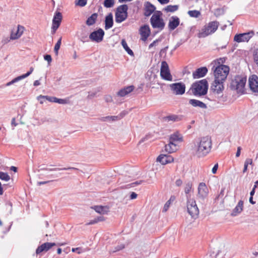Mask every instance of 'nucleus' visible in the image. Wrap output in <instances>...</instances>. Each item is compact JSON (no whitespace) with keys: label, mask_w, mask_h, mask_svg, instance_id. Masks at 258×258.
Segmentation results:
<instances>
[{"label":"nucleus","mask_w":258,"mask_h":258,"mask_svg":"<svg viewBox=\"0 0 258 258\" xmlns=\"http://www.w3.org/2000/svg\"><path fill=\"white\" fill-rule=\"evenodd\" d=\"M226 57H220L212 61V70L213 72L214 78L221 81H225L229 73V66L224 64L226 62Z\"/></svg>","instance_id":"obj_1"},{"label":"nucleus","mask_w":258,"mask_h":258,"mask_svg":"<svg viewBox=\"0 0 258 258\" xmlns=\"http://www.w3.org/2000/svg\"><path fill=\"white\" fill-rule=\"evenodd\" d=\"M211 137L207 136L202 137L195 144L197 148L196 154L198 157L205 156L210 153L212 148Z\"/></svg>","instance_id":"obj_2"},{"label":"nucleus","mask_w":258,"mask_h":258,"mask_svg":"<svg viewBox=\"0 0 258 258\" xmlns=\"http://www.w3.org/2000/svg\"><path fill=\"white\" fill-rule=\"evenodd\" d=\"M219 23L217 21H211L206 24L199 31V38H205L214 33L219 26Z\"/></svg>","instance_id":"obj_3"},{"label":"nucleus","mask_w":258,"mask_h":258,"mask_svg":"<svg viewBox=\"0 0 258 258\" xmlns=\"http://www.w3.org/2000/svg\"><path fill=\"white\" fill-rule=\"evenodd\" d=\"M192 93L196 96H203L207 94L208 89V83L206 79L197 81L190 88Z\"/></svg>","instance_id":"obj_4"},{"label":"nucleus","mask_w":258,"mask_h":258,"mask_svg":"<svg viewBox=\"0 0 258 258\" xmlns=\"http://www.w3.org/2000/svg\"><path fill=\"white\" fill-rule=\"evenodd\" d=\"M246 77L241 76H236L232 80L230 88L232 90L236 91L238 94H243L246 82Z\"/></svg>","instance_id":"obj_5"},{"label":"nucleus","mask_w":258,"mask_h":258,"mask_svg":"<svg viewBox=\"0 0 258 258\" xmlns=\"http://www.w3.org/2000/svg\"><path fill=\"white\" fill-rule=\"evenodd\" d=\"M162 16L163 14L161 11H156L153 14L150 19L151 25L153 28L157 29L159 31L164 29L165 23Z\"/></svg>","instance_id":"obj_6"},{"label":"nucleus","mask_w":258,"mask_h":258,"mask_svg":"<svg viewBox=\"0 0 258 258\" xmlns=\"http://www.w3.org/2000/svg\"><path fill=\"white\" fill-rule=\"evenodd\" d=\"M127 10L128 7L126 5H121L117 8L115 14V20L116 23H120L127 18Z\"/></svg>","instance_id":"obj_7"},{"label":"nucleus","mask_w":258,"mask_h":258,"mask_svg":"<svg viewBox=\"0 0 258 258\" xmlns=\"http://www.w3.org/2000/svg\"><path fill=\"white\" fill-rule=\"evenodd\" d=\"M225 81H221L214 78V81L211 85V91L214 95L222 96L223 92L224 89V82Z\"/></svg>","instance_id":"obj_8"},{"label":"nucleus","mask_w":258,"mask_h":258,"mask_svg":"<svg viewBox=\"0 0 258 258\" xmlns=\"http://www.w3.org/2000/svg\"><path fill=\"white\" fill-rule=\"evenodd\" d=\"M160 76L161 78L164 80L168 81H171L172 80V76L170 73L168 64L165 61H163L161 62Z\"/></svg>","instance_id":"obj_9"},{"label":"nucleus","mask_w":258,"mask_h":258,"mask_svg":"<svg viewBox=\"0 0 258 258\" xmlns=\"http://www.w3.org/2000/svg\"><path fill=\"white\" fill-rule=\"evenodd\" d=\"M187 209L188 214L194 219H196L199 214V210L194 200H188L187 202Z\"/></svg>","instance_id":"obj_10"},{"label":"nucleus","mask_w":258,"mask_h":258,"mask_svg":"<svg viewBox=\"0 0 258 258\" xmlns=\"http://www.w3.org/2000/svg\"><path fill=\"white\" fill-rule=\"evenodd\" d=\"M169 87L172 93L177 95L183 94L185 91V85L181 82L171 84Z\"/></svg>","instance_id":"obj_11"},{"label":"nucleus","mask_w":258,"mask_h":258,"mask_svg":"<svg viewBox=\"0 0 258 258\" xmlns=\"http://www.w3.org/2000/svg\"><path fill=\"white\" fill-rule=\"evenodd\" d=\"M62 18V17L60 12H56L55 13L52 20V25L51 27L52 34H54L56 30L59 27Z\"/></svg>","instance_id":"obj_12"},{"label":"nucleus","mask_w":258,"mask_h":258,"mask_svg":"<svg viewBox=\"0 0 258 258\" xmlns=\"http://www.w3.org/2000/svg\"><path fill=\"white\" fill-rule=\"evenodd\" d=\"M253 35L252 32L236 34L234 37V41L238 43L248 42Z\"/></svg>","instance_id":"obj_13"},{"label":"nucleus","mask_w":258,"mask_h":258,"mask_svg":"<svg viewBox=\"0 0 258 258\" xmlns=\"http://www.w3.org/2000/svg\"><path fill=\"white\" fill-rule=\"evenodd\" d=\"M25 28L20 25L17 26L16 28L12 30L10 39L11 40H16L19 38L23 34Z\"/></svg>","instance_id":"obj_14"},{"label":"nucleus","mask_w":258,"mask_h":258,"mask_svg":"<svg viewBox=\"0 0 258 258\" xmlns=\"http://www.w3.org/2000/svg\"><path fill=\"white\" fill-rule=\"evenodd\" d=\"M66 243H58L56 244L55 243L51 242H45L41 245L39 246L36 250V253L39 254L43 251H47L50 249L53 246L57 245H63Z\"/></svg>","instance_id":"obj_15"},{"label":"nucleus","mask_w":258,"mask_h":258,"mask_svg":"<svg viewBox=\"0 0 258 258\" xmlns=\"http://www.w3.org/2000/svg\"><path fill=\"white\" fill-rule=\"evenodd\" d=\"M104 35V32L103 30L102 29H99L92 32L89 36V38L93 41L99 42L102 40Z\"/></svg>","instance_id":"obj_16"},{"label":"nucleus","mask_w":258,"mask_h":258,"mask_svg":"<svg viewBox=\"0 0 258 258\" xmlns=\"http://www.w3.org/2000/svg\"><path fill=\"white\" fill-rule=\"evenodd\" d=\"M208 192V189L206 184L203 182L200 183L198 187V198L204 200L207 197Z\"/></svg>","instance_id":"obj_17"},{"label":"nucleus","mask_w":258,"mask_h":258,"mask_svg":"<svg viewBox=\"0 0 258 258\" xmlns=\"http://www.w3.org/2000/svg\"><path fill=\"white\" fill-rule=\"evenodd\" d=\"M139 33L141 35V39L144 41L147 40L151 33V30L148 25H144L140 27Z\"/></svg>","instance_id":"obj_18"},{"label":"nucleus","mask_w":258,"mask_h":258,"mask_svg":"<svg viewBox=\"0 0 258 258\" xmlns=\"http://www.w3.org/2000/svg\"><path fill=\"white\" fill-rule=\"evenodd\" d=\"M180 24V19L177 16H172L169 20L168 27L170 31L175 29Z\"/></svg>","instance_id":"obj_19"},{"label":"nucleus","mask_w":258,"mask_h":258,"mask_svg":"<svg viewBox=\"0 0 258 258\" xmlns=\"http://www.w3.org/2000/svg\"><path fill=\"white\" fill-rule=\"evenodd\" d=\"M249 86L253 92H258V77L256 75H252L249 78Z\"/></svg>","instance_id":"obj_20"},{"label":"nucleus","mask_w":258,"mask_h":258,"mask_svg":"<svg viewBox=\"0 0 258 258\" xmlns=\"http://www.w3.org/2000/svg\"><path fill=\"white\" fill-rule=\"evenodd\" d=\"M208 73V69L206 67L197 69L192 73L194 79H198L204 77Z\"/></svg>","instance_id":"obj_21"},{"label":"nucleus","mask_w":258,"mask_h":258,"mask_svg":"<svg viewBox=\"0 0 258 258\" xmlns=\"http://www.w3.org/2000/svg\"><path fill=\"white\" fill-rule=\"evenodd\" d=\"M124 114H119L117 115H108L101 117L100 118V120L102 121H105L110 123L121 119L123 117Z\"/></svg>","instance_id":"obj_22"},{"label":"nucleus","mask_w":258,"mask_h":258,"mask_svg":"<svg viewBox=\"0 0 258 258\" xmlns=\"http://www.w3.org/2000/svg\"><path fill=\"white\" fill-rule=\"evenodd\" d=\"M173 158L169 155H160L157 158V161L163 165L171 163L173 161Z\"/></svg>","instance_id":"obj_23"},{"label":"nucleus","mask_w":258,"mask_h":258,"mask_svg":"<svg viewBox=\"0 0 258 258\" xmlns=\"http://www.w3.org/2000/svg\"><path fill=\"white\" fill-rule=\"evenodd\" d=\"M155 6L150 2H147L145 5L144 15L150 16L155 10Z\"/></svg>","instance_id":"obj_24"},{"label":"nucleus","mask_w":258,"mask_h":258,"mask_svg":"<svg viewBox=\"0 0 258 258\" xmlns=\"http://www.w3.org/2000/svg\"><path fill=\"white\" fill-rule=\"evenodd\" d=\"M39 168V171L40 170H48V171H57V170H79V169L75 167H69L68 168H47L45 167L44 164L40 165L38 167Z\"/></svg>","instance_id":"obj_25"},{"label":"nucleus","mask_w":258,"mask_h":258,"mask_svg":"<svg viewBox=\"0 0 258 258\" xmlns=\"http://www.w3.org/2000/svg\"><path fill=\"white\" fill-rule=\"evenodd\" d=\"M169 141L173 143H175L177 142H181L183 141V137L182 135L180 134L178 132H176L170 135Z\"/></svg>","instance_id":"obj_26"},{"label":"nucleus","mask_w":258,"mask_h":258,"mask_svg":"<svg viewBox=\"0 0 258 258\" xmlns=\"http://www.w3.org/2000/svg\"><path fill=\"white\" fill-rule=\"evenodd\" d=\"M134 89V86H129L120 90L117 93L118 96L120 97H124L127 95Z\"/></svg>","instance_id":"obj_27"},{"label":"nucleus","mask_w":258,"mask_h":258,"mask_svg":"<svg viewBox=\"0 0 258 258\" xmlns=\"http://www.w3.org/2000/svg\"><path fill=\"white\" fill-rule=\"evenodd\" d=\"M113 15L111 13H109L105 17V29L106 30L111 28L113 26Z\"/></svg>","instance_id":"obj_28"},{"label":"nucleus","mask_w":258,"mask_h":258,"mask_svg":"<svg viewBox=\"0 0 258 258\" xmlns=\"http://www.w3.org/2000/svg\"><path fill=\"white\" fill-rule=\"evenodd\" d=\"M243 202L242 201H239L237 206L233 210L231 213V216H235L237 214L240 213L243 210Z\"/></svg>","instance_id":"obj_29"},{"label":"nucleus","mask_w":258,"mask_h":258,"mask_svg":"<svg viewBox=\"0 0 258 258\" xmlns=\"http://www.w3.org/2000/svg\"><path fill=\"white\" fill-rule=\"evenodd\" d=\"M23 115L22 114H18L17 117H14L12 119L11 124L16 126L19 122L21 124H24L25 121L23 120Z\"/></svg>","instance_id":"obj_30"},{"label":"nucleus","mask_w":258,"mask_h":258,"mask_svg":"<svg viewBox=\"0 0 258 258\" xmlns=\"http://www.w3.org/2000/svg\"><path fill=\"white\" fill-rule=\"evenodd\" d=\"M177 150V145L169 141V143L165 146V150L168 153H171Z\"/></svg>","instance_id":"obj_31"},{"label":"nucleus","mask_w":258,"mask_h":258,"mask_svg":"<svg viewBox=\"0 0 258 258\" xmlns=\"http://www.w3.org/2000/svg\"><path fill=\"white\" fill-rule=\"evenodd\" d=\"M178 9V5H168L165 7L163 11L166 13H173Z\"/></svg>","instance_id":"obj_32"},{"label":"nucleus","mask_w":258,"mask_h":258,"mask_svg":"<svg viewBox=\"0 0 258 258\" xmlns=\"http://www.w3.org/2000/svg\"><path fill=\"white\" fill-rule=\"evenodd\" d=\"M98 17V15L97 13H94L90 17H89L87 21H86V24L88 26H91L95 24L97 18Z\"/></svg>","instance_id":"obj_33"},{"label":"nucleus","mask_w":258,"mask_h":258,"mask_svg":"<svg viewBox=\"0 0 258 258\" xmlns=\"http://www.w3.org/2000/svg\"><path fill=\"white\" fill-rule=\"evenodd\" d=\"M189 103L194 106H199L203 108L206 107L205 103L196 99H190L189 100Z\"/></svg>","instance_id":"obj_34"},{"label":"nucleus","mask_w":258,"mask_h":258,"mask_svg":"<svg viewBox=\"0 0 258 258\" xmlns=\"http://www.w3.org/2000/svg\"><path fill=\"white\" fill-rule=\"evenodd\" d=\"M121 45H122V47H123V48L125 50V51L127 52V53L128 54H130L131 56L134 55L133 51L128 46L127 43L126 42V41L124 39H122L121 40Z\"/></svg>","instance_id":"obj_35"},{"label":"nucleus","mask_w":258,"mask_h":258,"mask_svg":"<svg viewBox=\"0 0 258 258\" xmlns=\"http://www.w3.org/2000/svg\"><path fill=\"white\" fill-rule=\"evenodd\" d=\"M180 119V118L178 117L176 115H169L166 117H163V120L165 121H178Z\"/></svg>","instance_id":"obj_36"},{"label":"nucleus","mask_w":258,"mask_h":258,"mask_svg":"<svg viewBox=\"0 0 258 258\" xmlns=\"http://www.w3.org/2000/svg\"><path fill=\"white\" fill-rule=\"evenodd\" d=\"M39 99H41L42 100L40 101V102L42 103L43 101H45L46 100L51 102H55V100H56V97H48L47 96H42L40 95L38 97Z\"/></svg>","instance_id":"obj_37"},{"label":"nucleus","mask_w":258,"mask_h":258,"mask_svg":"<svg viewBox=\"0 0 258 258\" xmlns=\"http://www.w3.org/2000/svg\"><path fill=\"white\" fill-rule=\"evenodd\" d=\"M94 210L100 214H104L107 212V208L102 206H96L94 208Z\"/></svg>","instance_id":"obj_38"},{"label":"nucleus","mask_w":258,"mask_h":258,"mask_svg":"<svg viewBox=\"0 0 258 258\" xmlns=\"http://www.w3.org/2000/svg\"><path fill=\"white\" fill-rule=\"evenodd\" d=\"M187 14L190 17L194 18H198L201 15L200 12L197 10L189 11Z\"/></svg>","instance_id":"obj_39"},{"label":"nucleus","mask_w":258,"mask_h":258,"mask_svg":"<svg viewBox=\"0 0 258 258\" xmlns=\"http://www.w3.org/2000/svg\"><path fill=\"white\" fill-rule=\"evenodd\" d=\"M114 0H105L103 5L105 8H111L114 6Z\"/></svg>","instance_id":"obj_40"},{"label":"nucleus","mask_w":258,"mask_h":258,"mask_svg":"<svg viewBox=\"0 0 258 258\" xmlns=\"http://www.w3.org/2000/svg\"><path fill=\"white\" fill-rule=\"evenodd\" d=\"M0 179L8 181L10 179V177L7 173L0 172Z\"/></svg>","instance_id":"obj_41"},{"label":"nucleus","mask_w":258,"mask_h":258,"mask_svg":"<svg viewBox=\"0 0 258 258\" xmlns=\"http://www.w3.org/2000/svg\"><path fill=\"white\" fill-rule=\"evenodd\" d=\"M87 3V0H76L75 2V5L79 7H84Z\"/></svg>","instance_id":"obj_42"},{"label":"nucleus","mask_w":258,"mask_h":258,"mask_svg":"<svg viewBox=\"0 0 258 258\" xmlns=\"http://www.w3.org/2000/svg\"><path fill=\"white\" fill-rule=\"evenodd\" d=\"M142 182V180L132 182L131 183H129V184H126L125 186V187L126 188H131V187H133L136 186L137 185H139V184H141Z\"/></svg>","instance_id":"obj_43"},{"label":"nucleus","mask_w":258,"mask_h":258,"mask_svg":"<svg viewBox=\"0 0 258 258\" xmlns=\"http://www.w3.org/2000/svg\"><path fill=\"white\" fill-rule=\"evenodd\" d=\"M191 187H192V184L191 182H188L186 184L185 187L184 188V192L186 194H189V192H190V189L191 188Z\"/></svg>","instance_id":"obj_44"},{"label":"nucleus","mask_w":258,"mask_h":258,"mask_svg":"<svg viewBox=\"0 0 258 258\" xmlns=\"http://www.w3.org/2000/svg\"><path fill=\"white\" fill-rule=\"evenodd\" d=\"M34 70V69L33 67H31L30 69V71L29 72H28L27 73L25 74H23L21 76V78L23 79H24L27 77H28L33 71Z\"/></svg>","instance_id":"obj_45"},{"label":"nucleus","mask_w":258,"mask_h":258,"mask_svg":"<svg viewBox=\"0 0 258 258\" xmlns=\"http://www.w3.org/2000/svg\"><path fill=\"white\" fill-rule=\"evenodd\" d=\"M170 200L168 201L164 205L163 209V211H162L163 212H165L168 210V209L170 206Z\"/></svg>","instance_id":"obj_46"},{"label":"nucleus","mask_w":258,"mask_h":258,"mask_svg":"<svg viewBox=\"0 0 258 258\" xmlns=\"http://www.w3.org/2000/svg\"><path fill=\"white\" fill-rule=\"evenodd\" d=\"M72 251L73 252H76L78 254H80L83 252H84V250H83L80 247H77V248H73L72 249Z\"/></svg>","instance_id":"obj_47"},{"label":"nucleus","mask_w":258,"mask_h":258,"mask_svg":"<svg viewBox=\"0 0 258 258\" xmlns=\"http://www.w3.org/2000/svg\"><path fill=\"white\" fill-rule=\"evenodd\" d=\"M22 79L21 78V76H19L16 78H15L14 79H13L12 81L9 82L7 83V86H9L20 80H22Z\"/></svg>","instance_id":"obj_48"},{"label":"nucleus","mask_w":258,"mask_h":258,"mask_svg":"<svg viewBox=\"0 0 258 258\" xmlns=\"http://www.w3.org/2000/svg\"><path fill=\"white\" fill-rule=\"evenodd\" d=\"M253 60L254 62L258 66V51L255 52L253 54Z\"/></svg>","instance_id":"obj_49"},{"label":"nucleus","mask_w":258,"mask_h":258,"mask_svg":"<svg viewBox=\"0 0 258 258\" xmlns=\"http://www.w3.org/2000/svg\"><path fill=\"white\" fill-rule=\"evenodd\" d=\"M253 163L252 159L251 158H247L244 161V164L246 165H252Z\"/></svg>","instance_id":"obj_50"},{"label":"nucleus","mask_w":258,"mask_h":258,"mask_svg":"<svg viewBox=\"0 0 258 258\" xmlns=\"http://www.w3.org/2000/svg\"><path fill=\"white\" fill-rule=\"evenodd\" d=\"M44 58L45 60L47 61L48 63H50L52 60L51 56L49 54H46L44 55Z\"/></svg>","instance_id":"obj_51"},{"label":"nucleus","mask_w":258,"mask_h":258,"mask_svg":"<svg viewBox=\"0 0 258 258\" xmlns=\"http://www.w3.org/2000/svg\"><path fill=\"white\" fill-rule=\"evenodd\" d=\"M55 102L58 103L59 104H65L67 103V100L62 99H58L56 98V100H55Z\"/></svg>","instance_id":"obj_52"},{"label":"nucleus","mask_w":258,"mask_h":258,"mask_svg":"<svg viewBox=\"0 0 258 258\" xmlns=\"http://www.w3.org/2000/svg\"><path fill=\"white\" fill-rule=\"evenodd\" d=\"M124 247V245L121 244L120 245L117 246L115 248V250L113 251V252L119 251L122 249H123Z\"/></svg>","instance_id":"obj_53"},{"label":"nucleus","mask_w":258,"mask_h":258,"mask_svg":"<svg viewBox=\"0 0 258 258\" xmlns=\"http://www.w3.org/2000/svg\"><path fill=\"white\" fill-rule=\"evenodd\" d=\"M137 194L135 192H132L130 195V199L134 200L137 198Z\"/></svg>","instance_id":"obj_54"},{"label":"nucleus","mask_w":258,"mask_h":258,"mask_svg":"<svg viewBox=\"0 0 258 258\" xmlns=\"http://www.w3.org/2000/svg\"><path fill=\"white\" fill-rule=\"evenodd\" d=\"M218 164H215L214 167H213L212 168V173L213 174H215L216 173L217 171V169H218Z\"/></svg>","instance_id":"obj_55"},{"label":"nucleus","mask_w":258,"mask_h":258,"mask_svg":"<svg viewBox=\"0 0 258 258\" xmlns=\"http://www.w3.org/2000/svg\"><path fill=\"white\" fill-rule=\"evenodd\" d=\"M182 184V181L180 179H177L175 181V184L177 186H180Z\"/></svg>","instance_id":"obj_56"},{"label":"nucleus","mask_w":258,"mask_h":258,"mask_svg":"<svg viewBox=\"0 0 258 258\" xmlns=\"http://www.w3.org/2000/svg\"><path fill=\"white\" fill-rule=\"evenodd\" d=\"M97 223V222L96 221V220L95 218L94 219L91 220L89 222L86 223V225H93V224H96Z\"/></svg>","instance_id":"obj_57"},{"label":"nucleus","mask_w":258,"mask_h":258,"mask_svg":"<svg viewBox=\"0 0 258 258\" xmlns=\"http://www.w3.org/2000/svg\"><path fill=\"white\" fill-rule=\"evenodd\" d=\"M59 48H60V46L58 45L57 44H55L54 48V50L56 54H58V51Z\"/></svg>","instance_id":"obj_58"},{"label":"nucleus","mask_w":258,"mask_h":258,"mask_svg":"<svg viewBox=\"0 0 258 258\" xmlns=\"http://www.w3.org/2000/svg\"><path fill=\"white\" fill-rule=\"evenodd\" d=\"M97 222H100V221H103L104 220V218L103 216H99L97 218H95Z\"/></svg>","instance_id":"obj_59"},{"label":"nucleus","mask_w":258,"mask_h":258,"mask_svg":"<svg viewBox=\"0 0 258 258\" xmlns=\"http://www.w3.org/2000/svg\"><path fill=\"white\" fill-rule=\"evenodd\" d=\"M241 147H238L237 148V152H236V157H238L240 155V153H241Z\"/></svg>","instance_id":"obj_60"},{"label":"nucleus","mask_w":258,"mask_h":258,"mask_svg":"<svg viewBox=\"0 0 258 258\" xmlns=\"http://www.w3.org/2000/svg\"><path fill=\"white\" fill-rule=\"evenodd\" d=\"M50 181H38V182H37V185L40 186V185L47 183Z\"/></svg>","instance_id":"obj_61"},{"label":"nucleus","mask_w":258,"mask_h":258,"mask_svg":"<svg viewBox=\"0 0 258 258\" xmlns=\"http://www.w3.org/2000/svg\"><path fill=\"white\" fill-rule=\"evenodd\" d=\"M157 42H158V39L154 40L152 43H151L149 45V48H150L152 47L153 46H154Z\"/></svg>","instance_id":"obj_62"},{"label":"nucleus","mask_w":258,"mask_h":258,"mask_svg":"<svg viewBox=\"0 0 258 258\" xmlns=\"http://www.w3.org/2000/svg\"><path fill=\"white\" fill-rule=\"evenodd\" d=\"M161 4H166L169 3V0H158Z\"/></svg>","instance_id":"obj_63"},{"label":"nucleus","mask_w":258,"mask_h":258,"mask_svg":"<svg viewBox=\"0 0 258 258\" xmlns=\"http://www.w3.org/2000/svg\"><path fill=\"white\" fill-rule=\"evenodd\" d=\"M249 201L250 203H251L252 205H253V204H254L255 203V202L253 201L252 197H250L249 198Z\"/></svg>","instance_id":"obj_64"}]
</instances>
